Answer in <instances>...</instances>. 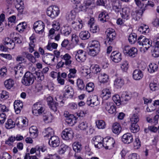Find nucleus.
I'll return each mask as SVG.
<instances>
[{
	"label": "nucleus",
	"instance_id": "27",
	"mask_svg": "<svg viewBox=\"0 0 159 159\" xmlns=\"http://www.w3.org/2000/svg\"><path fill=\"white\" fill-rule=\"evenodd\" d=\"M122 18L126 19H128V17L130 14V10L128 7H124L122 9V11L120 13Z\"/></svg>",
	"mask_w": 159,
	"mask_h": 159
},
{
	"label": "nucleus",
	"instance_id": "18",
	"mask_svg": "<svg viewBox=\"0 0 159 159\" xmlns=\"http://www.w3.org/2000/svg\"><path fill=\"white\" fill-rule=\"evenodd\" d=\"M121 139L124 143L127 144L130 143L133 140L132 135L131 133H128L124 134L123 135Z\"/></svg>",
	"mask_w": 159,
	"mask_h": 159
},
{
	"label": "nucleus",
	"instance_id": "37",
	"mask_svg": "<svg viewBox=\"0 0 159 159\" xmlns=\"http://www.w3.org/2000/svg\"><path fill=\"white\" fill-rule=\"evenodd\" d=\"M71 32V29L69 26H64L61 30V34L67 36L69 35Z\"/></svg>",
	"mask_w": 159,
	"mask_h": 159
},
{
	"label": "nucleus",
	"instance_id": "23",
	"mask_svg": "<svg viewBox=\"0 0 159 159\" xmlns=\"http://www.w3.org/2000/svg\"><path fill=\"white\" fill-rule=\"evenodd\" d=\"M143 76V73L140 70L136 69L134 71L133 73V77L134 80H139L142 79Z\"/></svg>",
	"mask_w": 159,
	"mask_h": 159
},
{
	"label": "nucleus",
	"instance_id": "59",
	"mask_svg": "<svg viewBox=\"0 0 159 159\" xmlns=\"http://www.w3.org/2000/svg\"><path fill=\"white\" fill-rule=\"evenodd\" d=\"M112 8L113 10L116 12L118 13L121 11V6L119 2L114 3L113 5Z\"/></svg>",
	"mask_w": 159,
	"mask_h": 159
},
{
	"label": "nucleus",
	"instance_id": "8",
	"mask_svg": "<svg viewBox=\"0 0 159 159\" xmlns=\"http://www.w3.org/2000/svg\"><path fill=\"white\" fill-rule=\"evenodd\" d=\"M123 52L125 55L128 54L130 57H134L137 54V49L135 47L130 48L129 46H126L123 48Z\"/></svg>",
	"mask_w": 159,
	"mask_h": 159
},
{
	"label": "nucleus",
	"instance_id": "54",
	"mask_svg": "<svg viewBox=\"0 0 159 159\" xmlns=\"http://www.w3.org/2000/svg\"><path fill=\"white\" fill-rule=\"evenodd\" d=\"M96 125L97 127L99 129H103L105 128L106 124L105 122L102 120H99L96 122Z\"/></svg>",
	"mask_w": 159,
	"mask_h": 159
},
{
	"label": "nucleus",
	"instance_id": "31",
	"mask_svg": "<svg viewBox=\"0 0 159 159\" xmlns=\"http://www.w3.org/2000/svg\"><path fill=\"white\" fill-rule=\"evenodd\" d=\"M29 130L31 136L33 138H35L38 136V129L36 126H31Z\"/></svg>",
	"mask_w": 159,
	"mask_h": 159
},
{
	"label": "nucleus",
	"instance_id": "57",
	"mask_svg": "<svg viewBox=\"0 0 159 159\" xmlns=\"http://www.w3.org/2000/svg\"><path fill=\"white\" fill-rule=\"evenodd\" d=\"M58 46L57 44L55 43H48V45L46 46L47 48L50 51H52L53 49H56Z\"/></svg>",
	"mask_w": 159,
	"mask_h": 159
},
{
	"label": "nucleus",
	"instance_id": "53",
	"mask_svg": "<svg viewBox=\"0 0 159 159\" xmlns=\"http://www.w3.org/2000/svg\"><path fill=\"white\" fill-rule=\"evenodd\" d=\"M139 30L142 34L148 33L149 32V29L148 26L144 25L139 28Z\"/></svg>",
	"mask_w": 159,
	"mask_h": 159
},
{
	"label": "nucleus",
	"instance_id": "36",
	"mask_svg": "<svg viewBox=\"0 0 159 159\" xmlns=\"http://www.w3.org/2000/svg\"><path fill=\"white\" fill-rule=\"evenodd\" d=\"M61 58L65 61V65L66 66H69L71 64L72 61L70 60L71 57L69 54L66 53L64 56H61Z\"/></svg>",
	"mask_w": 159,
	"mask_h": 159
},
{
	"label": "nucleus",
	"instance_id": "26",
	"mask_svg": "<svg viewBox=\"0 0 159 159\" xmlns=\"http://www.w3.org/2000/svg\"><path fill=\"white\" fill-rule=\"evenodd\" d=\"M93 18H91L88 22V24L90 25V30L93 33H96L98 32L99 29V27L93 22L91 23V21L93 20Z\"/></svg>",
	"mask_w": 159,
	"mask_h": 159
},
{
	"label": "nucleus",
	"instance_id": "24",
	"mask_svg": "<svg viewBox=\"0 0 159 159\" xmlns=\"http://www.w3.org/2000/svg\"><path fill=\"white\" fill-rule=\"evenodd\" d=\"M14 108L17 114L19 113L23 106V102L20 100L15 101L14 102Z\"/></svg>",
	"mask_w": 159,
	"mask_h": 159
},
{
	"label": "nucleus",
	"instance_id": "6",
	"mask_svg": "<svg viewBox=\"0 0 159 159\" xmlns=\"http://www.w3.org/2000/svg\"><path fill=\"white\" fill-rule=\"evenodd\" d=\"M6 2L8 4H10L14 2L16 8L19 13L21 14L22 13L24 6L23 2L22 0H7Z\"/></svg>",
	"mask_w": 159,
	"mask_h": 159
},
{
	"label": "nucleus",
	"instance_id": "28",
	"mask_svg": "<svg viewBox=\"0 0 159 159\" xmlns=\"http://www.w3.org/2000/svg\"><path fill=\"white\" fill-rule=\"evenodd\" d=\"M109 16L105 11L101 12L99 15L98 20L102 22H104L107 21Z\"/></svg>",
	"mask_w": 159,
	"mask_h": 159
},
{
	"label": "nucleus",
	"instance_id": "43",
	"mask_svg": "<svg viewBox=\"0 0 159 159\" xmlns=\"http://www.w3.org/2000/svg\"><path fill=\"white\" fill-rule=\"evenodd\" d=\"M158 68L157 65L154 63H152L149 65L148 70L150 73H153L157 70Z\"/></svg>",
	"mask_w": 159,
	"mask_h": 159
},
{
	"label": "nucleus",
	"instance_id": "21",
	"mask_svg": "<svg viewBox=\"0 0 159 159\" xmlns=\"http://www.w3.org/2000/svg\"><path fill=\"white\" fill-rule=\"evenodd\" d=\"M105 107L109 113L113 114L116 111V107L113 105V103L112 102H107L106 103Z\"/></svg>",
	"mask_w": 159,
	"mask_h": 159
},
{
	"label": "nucleus",
	"instance_id": "64",
	"mask_svg": "<svg viewBox=\"0 0 159 159\" xmlns=\"http://www.w3.org/2000/svg\"><path fill=\"white\" fill-rule=\"evenodd\" d=\"M89 54L92 56H95L100 51L98 50V49H95L91 48H89Z\"/></svg>",
	"mask_w": 159,
	"mask_h": 159
},
{
	"label": "nucleus",
	"instance_id": "1",
	"mask_svg": "<svg viewBox=\"0 0 159 159\" xmlns=\"http://www.w3.org/2000/svg\"><path fill=\"white\" fill-rule=\"evenodd\" d=\"M131 97L128 93L126 91L122 93L120 98L118 95H115L112 97V100L116 105H120L121 104H125L130 99Z\"/></svg>",
	"mask_w": 159,
	"mask_h": 159
},
{
	"label": "nucleus",
	"instance_id": "45",
	"mask_svg": "<svg viewBox=\"0 0 159 159\" xmlns=\"http://www.w3.org/2000/svg\"><path fill=\"white\" fill-rule=\"evenodd\" d=\"M79 37L82 40H86L90 37V34L88 31H84L80 32Z\"/></svg>",
	"mask_w": 159,
	"mask_h": 159
},
{
	"label": "nucleus",
	"instance_id": "13",
	"mask_svg": "<svg viewBox=\"0 0 159 159\" xmlns=\"http://www.w3.org/2000/svg\"><path fill=\"white\" fill-rule=\"evenodd\" d=\"M75 57L78 61L83 62L86 59V53L85 51L80 50L76 52L75 54Z\"/></svg>",
	"mask_w": 159,
	"mask_h": 159
},
{
	"label": "nucleus",
	"instance_id": "48",
	"mask_svg": "<svg viewBox=\"0 0 159 159\" xmlns=\"http://www.w3.org/2000/svg\"><path fill=\"white\" fill-rule=\"evenodd\" d=\"M36 76H34V79L40 82L44 79V75L43 73L41 72H36Z\"/></svg>",
	"mask_w": 159,
	"mask_h": 159
},
{
	"label": "nucleus",
	"instance_id": "41",
	"mask_svg": "<svg viewBox=\"0 0 159 159\" xmlns=\"http://www.w3.org/2000/svg\"><path fill=\"white\" fill-rule=\"evenodd\" d=\"M124 80L120 78L116 79L114 81V85L117 89L121 88L124 84Z\"/></svg>",
	"mask_w": 159,
	"mask_h": 159
},
{
	"label": "nucleus",
	"instance_id": "19",
	"mask_svg": "<svg viewBox=\"0 0 159 159\" xmlns=\"http://www.w3.org/2000/svg\"><path fill=\"white\" fill-rule=\"evenodd\" d=\"M65 90L64 97L67 98H72L74 94V91L72 88L71 86H66L65 88Z\"/></svg>",
	"mask_w": 159,
	"mask_h": 159
},
{
	"label": "nucleus",
	"instance_id": "22",
	"mask_svg": "<svg viewBox=\"0 0 159 159\" xmlns=\"http://www.w3.org/2000/svg\"><path fill=\"white\" fill-rule=\"evenodd\" d=\"M4 45L7 46L9 49H13L14 48L15 44L14 40H11L10 38H6L3 40Z\"/></svg>",
	"mask_w": 159,
	"mask_h": 159
},
{
	"label": "nucleus",
	"instance_id": "7",
	"mask_svg": "<svg viewBox=\"0 0 159 159\" xmlns=\"http://www.w3.org/2000/svg\"><path fill=\"white\" fill-rule=\"evenodd\" d=\"M115 141L112 138H105L103 140V147L106 149H111L114 147Z\"/></svg>",
	"mask_w": 159,
	"mask_h": 159
},
{
	"label": "nucleus",
	"instance_id": "12",
	"mask_svg": "<svg viewBox=\"0 0 159 159\" xmlns=\"http://www.w3.org/2000/svg\"><path fill=\"white\" fill-rule=\"evenodd\" d=\"M47 101L48 104L51 109L55 112L56 111L58 103L54 101L53 98L50 96L47 98Z\"/></svg>",
	"mask_w": 159,
	"mask_h": 159
},
{
	"label": "nucleus",
	"instance_id": "15",
	"mask_svg": "<svg viewBox=\"0 0 159 159\" xmlns=\"http://www.w3.org/2000/svg\"><path fill=\"white\" fill-rule=\"evenodd\" d=\"M154 48L152 52V55L155 57L159 56V38L155 39L153 41Z\"/></svg>",
	"mask_w": 159,
	"mask_h": 159
},
{
	"label": "nucleus",
	"instance_id": "63",
	"mask_svg": "<svg viewBox=\"0 0 159 159\" xmlns=\"http://www.w3.org/2000/svg\"><path fill=\"white\" fill-rule=\"evenodd\" d=\"M76 70L75 68L70 69L69 70V74L68 75V77L69 78H74L75 76Z\"/></svg>",
	"mask_w": 159,
	"mask_h": 159
},
{
	"label": "nucleus",
	"instance_id": "61",
	"mask_svg": "<svg viewBox=\"0 0 159 159\" xmlns=\"http://www.w3.org/2000/svg\"><path fill=\"white\" fill-rule=\"evenodd\" d=\"M67 147L64 144H62L60 146L58 151L59 154H64L66 151Z\"/></svg>",
	"mask_w": 159,
	"mask_h": 159
},
{
	"label": "nucleus",
	"instance_id": "50",
	"mask_svg": "<svg viewBox=\"0 0 159 159\" xmlns=\"http://www.w3.org/2000/svg\"><path fill=\"white\" fill-rule=\"evenodd\" d=\"M26 25V23L25 22L20 23L17 26L16 29L19 32H22L25 29Z\"/></svg>",
	"mask_w": 159,
	"mask_h": 159
},
{
	"label": "nucleus",
	"instance_id": "40",
	"mask_svg": "<svg viewBox=\"0 0 159 159\" xmlns=\"http://www.w3.org/2000/svg\"><path fill=\"white\" fill-rule=\"evenodd\" d=\"M16 125L17 126L20 125L22 127L25 126L27 125L26 120L22 117L18 118L16 120Z\"/></svg>",
	"mask_w": 159,
	"mask_h": 159
},
{
	"label": "nucleus",
	"instance_id": "62",
	"mask_svg": "<svg viewBox=\"0 0 159 159\" xmlns=\"http://www.w3.org/2000/svg\"><path fill=\"white\" fill-rule=\"evenodd\" d=\"M131 123H136L139 120V118L138 114H134L130 118Z\"/></svg>",
	"mask_w": 159,
	"mask_h": 159
},
{
	"label": "nucleus",
	"instance_id": "20",
	"mask_svg": "<svg viewBox=\"0 0 159 159\" xmlns=\"http://www.w3.org/2000/svg\"><path fill=\"white\" fill-rule=\"evenodd\" d=\"M110 57L111 60L116 63H118L122 59L121 54L116 51H114L112 52Z\"/></svg>",
	"mask_w": 159,
	"mask_h": 159
},
{
	"label": "nucleus",
	"instance_id": "52",
	"mask_svg": "<svg viewBox=\"0 0 159 159\" xmlns=\"http://www.w3.org/2000/svg\"><path fill=\"white\" fill-rule=\"evenodd\" d=\"M8 25L9 27H11L12 25L15 24L16 22V17L13 15L10 16L8 19Z\"/></svg>",
	"mask_w": 159,
	"mask_h": 159
},
{
	"label": "nucleus",
	"instance_id": "25",
	"mask_svg": "<svg viewBox=\"0 0 159 159\" xmlns=\"http://www.w3.org/2000/svg\"><path fill=\"white\" fill-rule=\"evenodd\" d=\"M143 13L142 10H136L133 11L131 13L132 18L135 20H138L141 17Z\"/></svg>",
	"mask_w": 159,
	"mask_h": 159
},
{
	"label": "nucleus",
	"instance_id": "46",
	"mask_svg": "<svg viewBox=\"0 0 159 159\" xmlns=\"http://www.w3.org/2000/svg\"><path fill=\"white\" fill-rule=\"evenodd\" d=\"M137 35L134 33H132L129 35L128 40L131 44H134L137 41Z\"/></svg>",
	"mask_w": 159,
	"mask_h": 159
},
{
	"label": "nucleus",
	"instance_id": "35",
	"mask_svg": "<svg viewBox=\"0 0 159 159\" xmlns=\"http://www.w3.org/2000/svg\"><path fill=\"white\" fill-rule=\"evenodd\" d=\"M43 133L44 134L45 137H47L49 139L50 138L49 137H50V138L51 136H53V135L54 134V132L51 128L49 127L45 129Z\"/></svg>",
	"mask_w": 159,
	"mask_h": 159
},
{
	"label": "nucleus",
	"instance_id": "33",
	"mask_svg": "<svg viewBox=\"0 0 159 159\" xmlns=\"http://www.w3.org/2000/svg\"><path fill=\"white\" fill-rule=\"evenodd\" d=\"M72 28L75 30L79 31L83 27V24L79 21H73L71 23Z\"/></svg>",
	"mask_w": 159,
	"mask_h": 159
},
{
	"label": "nucleus",
	"instance_id": "14",
	"mask_svg": "<svg viewBox=\"0 0 159 159\" xmlns=\"http://www.w3.org/2000/svg\"><path fill=\"white\" fill-rule=\"evenodd\" d=\"M55 59L54 55L48 53L43 56V61L46 64L51 65L54 62Z\"/></svg>",
	"mask_w": 159,
	"mask_h": 159
},
{
	"label": "nucleus",
	"instance_id": "2",
	"mask_svg": "<svg viewBox=\"0 0 159 159\" xmlns=\"http://www.w3.org/2000/svg\"><path fill=\"white\" fill-rule=\"evenodd\" d=\"M137 43L140 46H141L140 47V51H142V49H143L144 52L148 50L152 46V41L143 36L138 38Z\"/></svg>",
	"mask_w": 159,
	"mask_h": 159
},
{
	"label": "nucleus",
	"instance_id": "38",
	"mask_svg": "<svg viewBox=\"0 0 159 159\" xmlns=\"http://www.w3.org/2000/svg\"><path fill=\"white\" fill-rule=\"evenodd\" d=\"M77 118L73 115H70L66 119V122L68 124L73 125L76 122Z\"/></svg>",
	"mask_w": 159,
	"mask_h": 159
},
{
	"label": "nucleus",
	"instance_id": "4",
	"mask_svg": "<svg viewBox=\"0 0 159 159\" xmlns=\"http://www.w3.org/2000/svg\"><path fill=\"white\" fill-rule=\"evenodd\" d=\"M34 77L33 74L30 72H27L22 79L21 82L26 86H29L34 83Z\"/></svg>",
	"mask_w": 159,
	"mask_h": 159
},
{
	"label": "nucleus",
	"instance_id": "60",
	"mask_svg": "<svg viewBox=\"0 0 159 159\" xmlns=\"http://www.w3.org/2000/svg\"><path fill=\"white\" fill-rule=\"evenodd\" d=\"M94 86L93 83H89L86 84V89L88 92L93 91L94 89Z\"/></svg>",
	"mask_w": 159,
	"mask_h": 159
},
{
	"label": "nucleus",
	"instance_id": "44",
	"mask_svg": "<svg viewBox=\"0 0 159 159\" xmlns=\"http://www.w3.org/2000/svg\"><path fill=\"white\" fill-rule=\"evenodd\" d=\"M89 47L92 49H98L100 51V44L99 42L97 41H92L90 42Z\"/></svg>",
	"mask_w": 159,
	"mask_h": 159
},
{
	"label": "nucleus",
	"instance_id": "11",
	"mask_svg": "<svg viewBox=\"0 0 159 159\" xmlns=\"http://www.w3.org/2000/svg\"><path fill=\"white\" fill-rule=\"evenodd\" d=\"M44 23L40 20L35 22L34 24L33 28L36 33L42 34L44 29Z\"/></svg>",
	"mask_w": 159,
	"mask_h": 159
},
{
	"label": "nucleus",
	"instance_id": "49",
	"mask_svg": "<svg viewBox=\"0 0 159 159\" xmlns=\"http://www.w3.org/2000/svg\"><path fill=\"white\" fill-rule=\"evenodd\" d=\"M90 69L93 73L96 74H97L101 70L99 66L97 65H92L90 67Z\"/></svg>",
	"mask_w": 159,
	"mask_h": 159
},
{
	"label": "nucleus",
	"instance_id": "39",
	"mask_svg": "<svg viewBox=\"0 0 159 159\" xmlns=\"http://www.w3.org/2000/svg\"><path fill=\"white\" fill-rule=\"evenodd\" d=\"M14 80L11 79L6 80L4 82L5 87L7 89H10L14 85Z\"/></svg>",
	"mask_w": 159,
	"mask_h": 159
},
{
	"label": "nucleus",
	"instance_id": "55",
	"mask_svg": "<svg viewBox=\"0 0 159 159\" xmlns=\"http://www.w3.org/2000/svg\"><path fill=\"white\" fill-rule=\"evenodd\" d=\"M130 129L132 132L135 133L139 130V126L136 123H131Z\"/></svg>",
	"mask_w": 159,
	"mask_h": 159
},
{
	"label": "nucleus",
	"instance_id": "9",
	"mask_svg": "<svg viewBox=\"0 0 159 159\" xmlns=\"http://www.w3.org/2000/svg\"><path fill=\"white\" fill-rule=\"evenodd\" d=\"M73 131L71 128H66L62 131L61 137L64 140H69L73 139Z\"/></svg>",
	"mask_w": 159,
	"mask_h": 159
},
{
	"label": "nucleus",
	"instance_id": "47",
	"mask_svg": "<svg viewBox=\"0 0 159 159\" xmlns=\"http://www.w3.org/2000/svg\"><path fill=\"white\" fill-rule=\"evenodd\" d=\"M23 68L20 65H18L15 70L16 77H18V75L19 76H21L23 74Z\"/></svg>",
	"mask_w": 159,
	"mask_h": 159
},
{
	"label": "nucleus",
	"instance_id": "3",
	"mask_svg": "<svg viewBox=\"0 0 159 159\" xmlns=\"http://www.w3.org/2000/svg\"><path fill=\"white\" fill-rule=\"evenodd\" d=\"M106 32L107 38L105 41V43L107 46L114 44V41L116 35L115 30L111 28H109L107 30Z\"/></svg>",
	"mask_w": 159,
	"mask_h": 159
},
{
	"label": "nucleus",
	"instance_id": "51",
	"mask_svg": "<svg viewBox=\"0 0 159 159\" xmlns=\"http://www.w3.org/2000/svg\"><path fill=\"white\" fill-rule=\"evenodd\" d=\"M15 123L11 119L8 120L7 122L6 123L5 127L8 129H10L14 127Z\"/></svg>",
	"mask_w": 159,
	"mask_h": 159
},
{
	"label": "nucleus",
	"instance_id": "10",
	"mask_svg": "<svg viewBox=\"0 0 159 159\" xmlns=\"http://www.w3.org/2000/svg\"><path fill=\"white\" fill-rule=\"evenodd\" d=\"M44 111V107L39 103L34 104L32 112L36 116H39Z\"/></svg>",
	"mask_w": 159,
	"mask_h": 159
},
{
	"label": "nucleus",
	"instance_id": "17",
	"mask_svg": "<svg viewBox=\"0 0 159 159\" xmlns=\"http://www.w3.org/2000/svg\"><path fill=\"white\" fill-rule=\"evenodd\" d=\"M103 139L100 136H97L93 138L92 140L96 148H102Z\"/></svg>",
	"mask_w": 159,
	"mask_h": 159
},
{
	"label": "nucleus",
	"instance_id": "5",
	"mask_svg": "<svg viewBox=\"0 0 159 159\" xmlns=\"http://www.w3.org/2000/svg\"><path fill=\"white\" fill-rule=\"evenodd\" d=\"M59 13L60 10L58 7L55 5L49 7L47 11V15L52 18L57 16Z\"/></svg>",
	"mask_w": 159,
	"mask_h": 159
},
{
	"label": "nucleus",
	"instance_id": "42",
	"mask_svg": "<svg viewBox=\"0 0 159 159\" xmlns=\"http://www.w3.org/2000/svg\"><path fill=\"white\" fill-rule=\"evenodd\" d=\"M73 150L77 152H80L82 149V147L81 143L79 142H75L72 145Z\"/></svg>",
	"mask_w": 159,
	"mask_h": 159
},
{
	"label": "nucleus",
	"instance_id": "16",
	"mask_svg": "<svg viewBox=\"0 0 159 159\" xmlns=\"http://www.w3.org/2000/svg\"><path fill=\"white\" fill-rule=\"evenodd\" d=\"M48 143L50 146L56 148L59 145L60 141L58 137L54 136L50 138Z\"/></svg>",
	"mask_w": 159,
	"mask_h": 159
},
{
	"label": "nucleus",
	"instance_id": "34",
	"mask_svg": "<svg viewBox=\"0 0 159 159\" xmlns=\"http://www.w3.org/2000/svg\"><path fill=\"white\" fill-rule=\"evenodd\" d=\"M98 78L101 83H104L107 82L108 79V76L105 73H102L99 75Z\"/></svg>",
	"mask_w": 159,
	"mask_h": 159
},
{
	"label": "nucleus",
	"instance_id": "58",
	"mask_svg": "<svg viewBox=\"0 0 159 159\" xmlns=\"http://www.w3.org/2000/svg\"><path fill=\"white\" fill-rule=\"evenodd\" d=\"M26 58L30 61L32 63H34L36 61V60L35 57L31 54L27 52H25Z\"/></svg>",
	"mask_w": 159,
	"mask_h": 159
},
{
	"label": "nucleus",
	"instance_id": "56",
	"mask_svg": "<svg viewBox=\"0 0 159 159\" xmlns=\"http://www.w3.org/2000/svg\"><path fill=\"white\" fill-rule=\"evenodd\" d=\"M77 85L79 89L81 90L83 89L85 87V85L82 80L78 79L77 80L76 82Z\"/></svg>",
	"mask_w": 159,
	"mask_h": 159
},
{
	"label": "nucleus",
	"instance_id": "30",
	"mask_svg": "<svg viewBox=\"0 0 159 159\" xmlns=\"http://www.w3.org/2000/svg\"><path fill=\"white\" fill-rule=\"evenodd\" d=\"M111 92L108 89H104L102 91V95L103 100H107L111 97Z\"/></svg>",
	"mask_w": 159,
	"mask_h": 159
},
{
	"label": "nucleus",
	"instance_id": "32",
	"mask_svg": "<svg viewBox=\"0 0 159 159\" xmlns=\"http://www.w3.org/2000/svg\"><path fill=\"white\" fill-rule=\"evenodd\" d=\"M76 14V12L75 10H72L67 13L66 15V20L69 21L73 20L75 19Z\"/></svg>",
	"mask_w": 159,
	"mask_h": 159
},
{
	"label": "nucleus",
	"instance_id": "29",
	"mask_svg": "<svg viewBox=\"0 0 159 159\" xmlns=\"http://www.w3.org/2000/svg\"><path fill=\"white\" fill-rule=\"evenodd\" d=\"M112 129L113 133L118 134L120 132L121 127L119 123H115L112 125Z\"/></svg>",
	"mask_w": 159,
	"mask_h": 159
}]
</instances>
